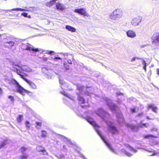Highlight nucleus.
I'll use <instances>...</instances> for the list:
<instances>
[{
  "label": "nucleus",
  "instance_id": "obj_1",
  "mask_svg": "<svg viewBox=\"0 0 159 159\" xmlns=\"http://www.w3.org/2000/svg\"><path fill=\"white\" fill-rule=\"evenodd\" d=\"M87 121L89 122L91 125H93V127H94L95 128V130L98 134L100 136L101 139L103 140V141L105 143L107 146L110 149L111 151L112 152H113L115 153L116 154H120V152H119L117 151H115L114 149L111 147V145L109 144L107 141H106L104 137H103L102 135L101 134L100 131L96 129V127H98V125L96 124L95 121H94L93 120V119L91 118L88 117L87 119Z\"/></svg>",
  "mask_w": 159,
  "mask_h": 159
},
{
  "label": "nucleus",
  "instance_id": "obj_2",
  "mask_svg": "<svg viewBox=\"0 0 159 159\" xmlns=\"http://www.w3.org/2000/svg\"><path fill=\"white\" fill-rule=\"evenodd\" d=\"M123 16V11L120 9H116L111 13L109 18L113 20H117L121 18Z\"/></svg>",
  "mask_w": 159,
  "mask_h": 159
},
{
  "label": "nucleus",
  "instance_id": "obj_3",
  "mask_svg": "<svg viewBox=\"0 0 159 159\" xmlns=\"http://www.w3.org/2000/svg\"><path fill=\"white\" fill-rule=\"evenodd\" d=\"M142 20V17L140 16H137L132 18L131 23L134 26H137L139 25Z\"/></svg>",
  "mask_w": 159,
  "mask_h": 159
},
{
  "label": "nucleus",
  "instance_id": "obj_4",
  "mask_svg": "<svg viewBox=\"0 0 159 159\" xmlns=\"http://www.w3.org/2000/svg\"><path fill=\"white\" fill-rule=\"evenodd\" d=\"M74 12L81 15H83L84 16L88 17L89 16V15L87 12L86 9L85 8L76 9L74 10Z\"/></svg>",
  "mask_w": 159,
  "mask_h": 159
},
{
  "label": "nucleus",
  "instance_id": "obj_5",
  "mask_svg": "<svg viewBox=\"0 0 159 159\" xmlns=\"http://www.w3.org/2000/svg\"><path fill=\"white\" fill-rule=\"evenodd\" d=\"M17 85V90L18 92L22 95H24L26 93L29 94L31 93V92L26 90L21 87L16 81H15Z\"/></svg>",
  "mask_w": 159,
  "mask_h": 159
},
{
  "label": "nucleus",
  "instance_id": "obj_6",
  "mask_svg": "<svg viewBox=\"0 0 159 159\" xmlns=\"http://www.w3.org/2000/svg\"><path fill=\"white\" fill-rule=\"evenodd\" d=\"M107 124L109 127V130L112 133L116 134L117 133V130L111 122H108Z\"/></svg>",
  "mask_w": 159,
  "mask_h": 159
},
{
  "label": "nucleus",
  "instance_id": "obj_7",
  "mask_svg": "<svg viewBox=\"0 0 159 159\" xmlns=\"http://www.w3.org/2000/svg\"><path fill=\"white\" fill-rule=\"evenodd\" d=\"M159 43V34L154 35L152 37V43L153 44L157 45Z\"/></svg>",
  "mask_w": 159,
  "mask_h": 159
},
{
  "label": "nucleus",
  "instance_id": "obj_8",
  "mask_svg": "<svg viewBox=\"0 0 159 159\" xmlns=\"http://www.w3.org/2000/svg\"><path fill=\"white\" fill-rule=\"evenodd\" d=\"M126 34L128 37L131 38H135L136 36L135 32L132 30H128Z\"/></svg>",
  "mask_w": 159,
  "mask_h": 159
},
{
  "label": "nucleus",
  "instance_id": "obj_9",
  "mask_svg": "<svg viewBox=\"0 0 159 159\" xmlns=\"http://www.w3.org/2000/svg\"><path fill=\"white\" fill-rule=\"evenodd\" d=\"M107 105L112 111H115L118 109L117 107L110 101L107 102Z\"/></svg>",
  "mask_w": 159,
  "mask_h": 159
},
{
  "label": "nucleus",
  "instance_id": "obj_10",
  "mask_svg": "<svg viewBox=\"0 0 159 159\" xmlns=\"http://www.w3.org/2000/svg\"><path fill=\"white\" fill-rule=\"evenodd\" d=\"M20 69L26 72L30 73L33 71L32 69L30 68L28 66H22L21 67Z\"/></svg>",
  "mask_w": 159,
  "mask_h": 159
},
{
  "label": "nucleus",
  "instance_id": "obj_11",
  "mask_svg": "<svg viewBox=\"0 0 159 159\" xmlns=\"http://www.w3.org/2000/svg\"><path fill=\"white\" fill-rule=\"evenodd\" d=\"M56 7L57 10L62 11L65 9V7L64 5L60 2L56 3Z\"/></svg>",
  "mask_w": 159,
  "mask_h": 159
},
{
  "label": "nucleus",
  "instance_id": "obj_12",
  "mask_svg": "<svg viewBox=\"0 0 159 159\" xmlns=\"http://www.w3.org/2000/svg\"><path fill=\"white\" fill-rule=\"evenodd\" d=\"M23 79L27 82V83L30 85V87L32 89H36V85L33 82L30 81V80H28L25 78H23Z\"/></svg>",
  "mask_w": 159,
  "mask_h": 159
},
{
  "label": "nucleus",
  "instance_id": "obj_13",
  "mask_svg": "<svg viewBox=\"0 0 159 159\" xmlns=\"http://www.w3.org/2000/svg\"><path fill=\"white\" fill-rule=\"evenodd\" d=\"M60 84L61 85V87L62 89L65 90H66V89L68 88V85L66 84L64 82L63 80L60 79L59 80Z\"/></svg>",
  "mask_w": 159,
  "mask_h": 159
},
{
  "label": "nucleus",
  "instance_id": "obj_14",
  "mask_svg": "<svg viewBox=\"0 0 159 159\" xmlns=\"http://www.w3.org/2000/svg\"><path fill=\"white\" fill-rule=\"evenodd\" d=\"M26 49L28 51L32 50L35 52H37L39 51L38 48H34L33 46L30 44L27 45Z\"/></svg>",
  "mask_w": 159,
  "mask_h": 159
},
{
  "label": "nucleus",
  "instance_id": "obj_15",
  "mask_svg": "<svg viewBox=\"0 0 159 159\" xmlns=\"http://www.w3.org/2000/svg\"><path fill=\"white\" fill-rule=\"evenodd\" d=\"M66 29L68 31L72 32H75L76 31V29L74 27L68 25H66L65 27Z\"/></svg>",
  "mask_w": 159,
  "mask_h": 159
},
{
  "label": "nucleus",
  "instance_id": "obj_16",
  "mask_svg": "<svg viewBox=\"0 0 159 159\" xmlns=\"http://www.w3.org/2000/svg\"><path fill=\"white\" fill-rule=\"evenodd\" d=\"M15 43L13 41L6 42L4 43L5 46L10 48H11L14 46Z\"/></svg>",
  "mask_w": 159,
  "mask_h": 159
},
{
  "label": "nucleus",
  "instance_id": "obj_17",
  "mask_svg": "<svg viewBox=\"0 0 159 159\" xmlns=\"http://www.w3.org/2000/svg\"><path fill=\"white\" fill-rule=\"evenodd\" d=\"M148 109H149V108H151L152 110V111H153L154 112H157V107L153 104H150L148 106Z\"/></svg>",
  "mask_w": 159,
  "mask_h": 159
},
{
  "label": "nucleus",
  "instance_id": "obj_18",
  "mask_svg": "<svg viewBox=\"0 0 159 159\" xmlns=\"http://www.w3.org/2000/svg\"><path fill=\"white\" fill-rule=\"evenodd\" d=\"M106 113V112L102 109H100L98 110L97 112V114L98 115L101 117H102V116H104Z\"/></svg>",
  "mask_w": 159,
  "mask_h": 159
},
{
  "label": "nucleus",
  "instance_id": "obj_19",
  "mask_svg": "<svg viewBox=\"0 0 159 159\" xmlns=\"http://www.w3.org/2000/svg\"><path fill=\"white\" fill-rule=\"evenodd\" d=\"M28 11L27 10H25V9H22L21 8H13L11 9L7 10V12H10L12 11Z\"/></svg>",
  "mask_w": 159,
  "mask_h": 159
},
{
  "label": "nucleus",
  "instance_id": "obj_20",
  "mask_svg": "<svg viewBox=\"0 0 159 159\" xmlns=\"http://www.w3.org/2000/svg\"><path fill=\"white\" fill-rule=\"evenodd\" d=\"M126 148H128L129 150L132 152L134 153H136L137 151L134 149L133 148L131 147L130 146H129L128 145H126Z\"/></svg>",
  "mask_w": 159,
  "mask_h": 159
},
{
  "label": "nucleus",
  "instance_id": "obj_21",
  "mask_svg": "<svg viewBox=\"0 0 159 159\" xmlns=\"http://www.w3.org/2000/svg\"><path fill=\"white\" fill-rule=\"evenodd\" d=\"M117 118H118V121L120 123V122H122L123 121V119L122 116L121 114H119V116H117Z\"/></svg>",
  "mask_w": 159,
  "mask_h": 159
},
{
  "label": "nucleus",
  "instance_id": "obj_22",
  "mask_svg": "<svg viewBox=\"0 0 159 159\" xmlns=\"http://www.w3.org/2000/svg\"><path fill=\"white\" fill-rule=\"evenodd\" d=\"M121 152L124 154H125L128 157H130L132 156V154L129 153L128 152L126 151L125 149H123L121 150Z\"/></svg>",
  "mask_w": 159,
  "mask_h": 159
},
{
  "label": "nucleus",
  "instance_id": "obj_23",
  "mask_svg": "<svg viewBox=\"0 0 159 159\" xmlns=\"http://www.w3.org/2000/svg\"><path fill=\"white\" fill-rule=\"evenodd\" d=\"M15 71H16V73H17V74L18 75H20V76H21V77L23 79V78H25L24 77V75H21V72H20V70H19L17 68H16V70H15Z\"/></svg>",
  "mask_w": 159,
  "mask_h": 159
},
{
  "label": "nucleus",
  "instance_id": "obj_24",
  "mask_svg": "<svg viewBox=\"0 0 159 159\" xmlns=\"http://www.w3.org/2000/svg\"><path fill=\"white\" fill-rule=\"evenodd\" d=\"M141 62L142 63L143 65V69L145 71L146 70V63L145 62V61L144 60H142L141 61Z\"/></svg>",
  "mask_w": 159,
  "mask_h": 159
},
{
  "label": "nucleus",
  "instance_id": "obj_25",
  "mask_svg": "<svg viewBox=\"0 0 159 159\" xmlns=\"http://www.w3.org/2000/svg\"><path fill=\"white\" fill-rule=\"evenodd\" d=\"M78 100L80 101V102L82 103H84V100L83 98L80 96H79L78 98Z\"/></svg>",
  "mask_w": 159,
  "mask_h": 159
},
{
  "label": "nucleus",
  "instance_id": "obj_26",
  "mask_svg": "<svg viewBox=\"0 0 159 159\" xmlns=\"http://www.w3.org/2000/svg\"><path fill=\"white\" fill-rule=\"evenodd\" d=\"M23 116L21 115H19L17 118V120L18 122H20L22 119Z\"/></svg>",
  "mask_w": 159,
  "mask_h": 159
},
{
  "label": "nucleus",
  "instance_id": "obj_27",
  "mask_svg": "<svg viewBox=\"0 0 159 159\" xmlns=\"http://www.w3.org/2000/svg\"><path fill=\"white\" fill-rule=\"evenodd\" d=\"M148 125V123H146V124H142V123H141L139 125V126L140 127H147Z\"/></svg>",
  "mask_w": 159,
  "mask_h": 159
},
{
  "label": "nucleus",
  "instance_id": "obj_28",
  "mask_svg": "<svg viewBox=\"0 0 159 159\" xmlns=\"http://www.w3.org/2000/svg\"><path fill=\"white\" fill-rule=\"evenodd\" d=\"M61 93L63 94L64 95L67 97L68 98H70V99H73L72 97H70V96H69L68 94H67V93H66L64 91H63V92H61Z\"/></svg>",
  "mask_w": 159,
  "mask_h": 159
},
{
  "label": "nucleus",
  "instance_id": "obj_29",
  "mask_svg": "<svg viewBox=\"0 0 159 159\" xmlns=\"http://www.w3.org/2000/svg\"><path fill=\"white\" fill-rule=\"evenodd\" d=\"M13 66L16 69V68H15V67H18L19 68H21V66H20V65H18V64L16 63H13Z\"/></svg>",
  "mask_w": 159,
  "mask_h": 159
},
{
  "label": "nucleus",
  "instance_id": "obj_30",
  "mask_svg": "<svg viewBox=\"0 0 159 159\" xmlns=\"http://www.w3.org/2000/svg\"><path fill=\"white\" fill-rule=\"evenodd\" d=\"M42 72H44L46 73L47 75H48L49 74L47 72V71H48V70L47 69L45 68H43L42 69Z\"/></svg>",
  "mask_w": 159,
  "mask_h": 159
},
{
  "label": "nucleus",
  "instance_id": "obj_31",
  "mask_svg": "<svg viewBox=\"0 0 159 159\" xmlns=\"http://www.w3.org/2000/svg\"><path fill=\"white\" fill-rule=\"evenodd\" d=\"M129 127L131 128L132 129H133L134 131L136 130L135 129L137 128V127L134 125H129Z\"/></svg>",
  "mask_w": 159,
  "mask_h": 159
},
{
  "label": "nucleus",
  "instance_id": "obj_32",
  "mask_svg": "<svg viewBox=\"0 0 159 159\" xmlns=\"http://www.w3.org/2000/svg\"><path fill=\"white\" fill-rule=\"evenodd\" d=\"M8 98L12 102H13L14 101V98L13 96H9L8 97Z\"/></svg>",
  "mask_w": 159,
  "mask_h": 159
},
{
  "label": "nucleus",
  "instance_id": "obj_33",
  "mask_svg": "<svg viewBox=\"0 0 159 159\" xmlns=\"http://www.w3.org/2000/svg\"><path fill=\"white\" fill-rule=\"evenodd\" d=\"M41 135L43 137H45L47 135L46 132L45 131H42Z\"/></svg>",
  "mask_w": 159,
  "mask_h": 159
},
{
  "label": "nucleus",
  "instance_id": "obj_34",
  "mask_svg": "<svg viewBox=\"0 0 159 159\" xmlns=\"http://www.w3.org/2000/svg\"><path fill=\"white\" fill-rule=\"evenodd\" d=\"M28 157V156L27 155L25 154L24 155L22 156L20 158V159H26Z\"/></svg>",
  "mask_w": 159,
  "mask_h": 159
},
{
  "label": "nucleus",
  "instance_id": "obj_35",
  "mask_svg": "<svg viewBox=\"0 0 159 159\" xmlns=\"http://www.w3.org/2000/svg\"><path fill=\"white\" fill-rule=\"evenodd\" d=\"M25 124L26 127L27 128H29L30 127V123H29V122L28 121H26L25 122Z\"/></svg>",
  "mask_w": 159,
  "mask_h": 159
},
{
  "label": "nucleus",
  "instance_id": "obj_36",
  "mask_svg": "<svg viewBox=\"0 0 159 159\" xmlns=\"http://www.w3.org/2000/svg\"><path fill=\"white\" fill-rule=\"evenodd\" d=\"M47 53L49 54L53 55L55 53V52L53 51H47Z\"/></svg>",
  "mask_w": 159,
  "mask_h": 159
},
{
  "label": "nucleus",
  "instance_id": "obj_37",
  "mask_svg": "<svg viewBox=\"0 0 159 159\" xmlns=\"http://www.w3.org/2000/svg\"><path fill=\"white\" fill-rule=\"evenodd\" d=\"M154 136L152 135H146L145 136V138H153Z\"/></svg>",
  "mask_w": 159,
  "mask_h": 159
},
{
  "label": "nucleus",
  "instance_id": "obj_38",
  "mask_svg": "<svg viewBox=\"0 0 159 159\" xmlns=\"http://www.w3.org/2000/svg\"><path fill=\"white\" fill-rule=\"evenodd\" d=\"M84 88V87H83L82 86H80V87L78 86V87H77V89L79 90H81Z\"/></svg>",
  "mask_w": 159,
  "mask_h": 159
},
{
  "label": "nucleus",
  "instance_id": "obj_39",
  "mask_svg": "<svg viewBox=\"0 0 159 159\" xmlns=\"http://www.w3.org/2000/svg\"><path fill=\"white\" fill-rule=\"evenodd\" d=\"M21 15L25 17H27V13L24 12L21 14Z\"/></svg>",
  "mask_w": 159,
  "mask_h": 159
},
{
  "label": "nucleus",
  "instance_id": "obj_40",
  "mask_svg": "<svg viewBox=\"0 0 159 159\" xmlns=\"http://www.w3.org/2000/svg\"><path fill=\"white\" fill-rule=\"evenodd\" d=\"M57 59H60V60H61V58L60 57H55L54 58V61H57Z\"/></svg>",
  "mask_w": 159,
  "mask_h": 159
},
{
  "label": "nucleus",
  "instance_id": "obj_41",
  "mask_svg": "<svg viewBox=\"0 0 159 159\" xmlns=\"http://www.w3.org/2000/svg\"><path fill=\"white\" fill-rule=\"evenodd\" d=\"M157 154V153H156V152H154L153 153H152V154H148V155L150 156H152L156 155Z\"/></svg>",
  "mask_w": 159,
  "mask_h": 159
},
{
  "label": "nucleus",
  "instance_id": "obj_42",
  "mask_svg": "<svg viewBox=\"0 0 159 159\" xmlns=\"http://www.w3.org/2000/svg\"><path fill=\"white\" fill-rule=\"evenodd\" d=\"M136 59H137V57H134L131 60V61H135Z\"/></svg>",
  "mask_w": 159,
  "mask_h": 159
},
{
  "label": "nucleus",
  "instance_id": "obj_43",
  "mask_svg": "<svg viewBox=\"0 0 159 159\" xmlns=\"http://www.w3.org/2000/svg\"><path fill=\"white\" fill-rule=\"evenodd\" d=\"M40 147L38 146L37 148V150L39 151H42V149H39V148H40Z\"/></svg>",
  "mask_w": 159,
  "mask_h": 159
},
{
  "label": "nucleus",
  "instance_id": "obj_44",
  "mask_svg": "<svg viewBox=\"0 0 159 159\" xmlns=\"http://www.w3.org/2000/svg\"><path fill=\"white\" fill-rule=\"evenodd\" d=\"M136 109L135 108H133L131 109V111L132 113L134 112L135 111Z\"/></svg>",
  "mask_w": 159,
  "mask_h": 159
},
{
  "label": "nucleus",
  "instance_id": "obj_45",
  "mask_svg": "<svg viewBox=\"0 0 159 159\" xmlns=\"http://www.w3.org/2000/svg\"><path fill=\"white\" fill-rule=\"evenodd\" d=\"M2 91L1 88H0V94H2Z\"/></svg>",
  "mask_w": 159,
  "mask_h": 159
},
{
  "label": "nucleus",
  "instance_id": "obj_46",
  "mask_svg": "<svg viewBox=\"0 0 159 159\" xmlns=\"http://www.w3.org/2000/svg\"><path fill=\"white\" fill-rule=\"evenodd\" d=\"M36 124H37V125H39L40 126L41 125V123H38V122H36Z\"/></svg>",
  "mask_w": 159,
  "mask_h": 159
},
{
  "label": "nucleus",
  "instance_id": "obj_47",
  "mask_svg": "<svg viewBox=\"0 0 159 159\" xmlns=\"http://www.w3.org/2000/svg\"><path fill=\"white\" fill-rule=\"evenodd\" d=\"M68 63L69 64H71V61L70 60H69L68 61Z\"/></svg>",
  "mask_w": 159,
  "mask_h": 159
},
{
  "label": "nucleus",
  "instance_id": "obj_48",
  "mask_svg": "<svg viewBox=\"0 0 159 159\" xmlns=\"http://www.w3.org/2000/svg\"><path fill=\"white\" fill-rule=\"evenodd\" d=\"M157 72L158 75H159V69L157 70Z\"/></svg>",
  "mask_w": 159,
  "mask_h": 159
},
{
  "label": "nucleus",
  "instance_id": "obj_49",
  "mask_svg": "<svg viewBox=\"0 0 159 159\" xmlns=\"http://www.w3.org/2000/svg\"><path fill=\"white\" fill-rule=\"evenodd\" d=\"M142 115H143V113H141L139 114L138 116H142Z\"/></svg>",
  "mask_w": 159,
  "mask_h": 159
},
{
  "label": "nucleus",
  "instance_id": "obj_50",
  "mask_svg": "<svg viewBox=\"0 0 159 159\" xmlns=\"http://www.w3.org/2000/svg\"><path fill=\"white\" fill-rule=\"evenodd\" d=\"M22 150H25V148H22Z\"/></svg>",
  "mask_w": 159,
  "mask_h": 159
},
{
  "label": "nucleus",
  "instance_id": "obj_51",
  "mask_svg": "<svg viewBox=\"0 0 159 159\" xmlns=\"http://www.w3.org/2000/svg\"><path fill=\"white\" fill-rule=\"evenodd\" d=\"M120 94H121V93H117V95H120Z\"/></svg>",
  "mask_w": 159,
  "mask_h": 159
},
{
  "label": "nucleus",
  "instance_id": "obj_52",
  "mask_svg": "<svg viewBox=\"0 0 159 159\" xmlns=\"http://www.w3.org/2000/svg\"><path fill=\"white\" fill-rule=\"evenodd\" d=\"M68 142H70V141H69V140H68Z\"/></svg>",
  "mask_w": 159,
  "mask_h": 159
},
{
  "label": "nucleus",
  "instance_id": "obj_53",
  "mask_svg": "<svg viewBox=\"0 0 159 159\" xmlns=\"http://www.w3.org/2000/svg\"><path fill=\"white\" fill-rule=\"evenodd\" d=\"M2 146H3L2 145H1V147H2Z\"/></svg>",
  "mask_w": 159,
  "mask_h": 159
},
{
  "label": "nucleus",
  "instance_id": "obj_54",
  "mask_svg": "<svg viewBox=\"0 0 159 159\" xmlns=\"http://www.w3.org/2000/svg\"><path fill=\"white\" fill-rule=\"evenodd\" d=\"M1 35L0 34V36Z\"/></svg>",
  "mask_w": 159,
  "mask_h": 159
}]
</instances>
